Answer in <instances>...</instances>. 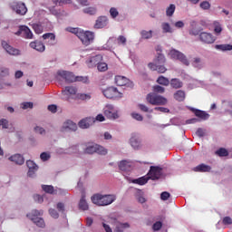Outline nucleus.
<instances>
[{
    "label": "nucleus",
    "instance_id": "7",
    "mask_svg": "<svg viewBox=\"0 0 232 232\" xmlns=\"http://www.w3.org/2000/svg\"><path fill=\"white\" fill-rule=\"evenodd\" d=\"M11 8L18 15H26V13L28 12V8H26V5H24V3L23 2L11 3Z\"/></svg>",
    "mask_w": 232,
    "mask_h": 232
},
{
    "label": "nucleus",
    "instance_id": "23",
    "mask_svg": "<svg viewBox=\"0 0 232 232\" xmlns=\"http://www.w3.org/2000/svg\"><path fill=\"white\" fill-rule=\"evenodd\" d=\"M43 210L33 209L30 213L26 214V217L29 220H33V218H39V217H43Z\"/></svg>",
    "mask_w": 232,
    "mask_h": 232
},
{
    "label": "nucleus",
    "instance_id": "25",
    "mask_svg": "<svg viewBox=\"0 0 232 232\" xmlns=\"http://www.w3.org/2000/svg\"><path fill=\"white\" fill-rule=\"evenodd\" d=\"M63 129L64 130H70L71 131H77V123H75L72 121H67L63 124Z\"/></svg>",
    "mask_w": 232,
    "mask_h": 232
},
{
    "label": "nucleus",
    "instance_id": "18",
    "mask_svg": "<svg viewBox=\"0 0 232 232\" xmlns=\"http://www.w3.org/2000/svg\"><path fill=\"white\" fill-rule=\"evenodd\" d=\"M43 39H44L45 41L48 40L46 42V44L48 46H54V44H57V41H55V34L53 33H46L43 34Z\"/></svg>",
    "mask_w": 232,
    "mask_h": 232
},
{
    "label": "nucleus",
    "instance_id": "22",
    "mask_svg": "<svg viewBox=\"0 0 232 232\" xmlns=\"http://www.w3.org/2000/svg\"><path fill=\"white\" fill-rule=\"evenodd\" d=\"M11 162H15V164H19L20 166L24 164V158L21 156V154H14L9 158Z\"/></svg>",
    "mask_w": 232,
    "mask_h": 232
},
{
    "label": "nucleus",
    "instance_id": "15",
    "mask_svg": "<svg viewBox=\"0 0 232 232\" xmlns=\"http://www.w3.org/2000/svg\"><path fill=\"white\" fill-rule=\"evenodd\" d=\"M93 123H95V119L89 117L80 121L78 126L79 128H82V130H86L90 128V126L93 125Z\"/></svg>",
    "mask_w": 232,
    "mask_h": 232
},
{
    "label": "nucleus",
    "instance_id": "29",
    "mask_svg": "<svg viewBox=\"0 0 232 232\" xmlns=\"http://www.w3.org/2000/svg\"><path fill=\"white\" fill-rule=\"evenodd\" d=\"M194 113H195L196 117H198V119H202L203 121H207V119H209V114H208L204 111L195 110Z\"/></svg>",
    "mask_w": 232,
    "mask_h": 232
},
{
    "label": "nucleus",
    "instance_id": "61",
    "mask_svg": "<svg viewBox=\"0 0 232 232\" xmlns=\"http://www.w3.org/2000/svg\"><path fill=\"white\" fill-rule=\"evenodd\" d=\"M131 117L134 118L135 121H142L144 120V118L142 117V115H140V113L132 112V113H131Z\"/></svg>",
    "mask_w": 232,
    "mask_h": 232
},
{
    "label": "nucleus",
    "instance_id": "53",
    "mask_svg": "<svg viewBox=\"0 0 232 232\" xmlns=\"http://www.w3.org/2000/svg\"><path fill=\"white\" fill-rule=\"evenodd\" d=\"M202 61L200 60V58H194V61L192 63V65L195 68H201L202 67Z\"/></svg>",
    "mask_w": 232,
    "mask_h": 232
},
{
    "label": "nucleus",
    "instance_id": "49",
    "mask_svg": "<svg viewBox=\"0 0 232 232\" xmlns=\"http://www.w3.org/2000/svg\"><path fill=\"white\" fill-rule=\"evenodd\" d=\"M26 166L29 169H37V164H35V162H34L33 160H29L26 161Z\"/></svg>",
    "mask_w": 232,
    "mask_h": 232
},
{
    "label": "nucleus",
    "instance_id": "14",
    "mask_svg": "<svg viewBox=\"0 0 232 232\" xmlns=\"http://www.w3.org/2000/svg\"><path fill=\"white\" fill-rule=\"evenodd\" d=\"M101 62H102V55L98 54L89 58V60L86 61V64L89 68H93L98 66Z\"/></svg>",
    "mask_w": 232,
    "mask_h": 232
},
{
    "label": "nucleus",
    "instance_id": "3",
    "mask_svg": "<svg viewBox=\"0 0 232 232\" xmlns=\"http://www.w3.org/2000/svg\"><path fill=\"white\" fill-rule=\"evenodd\" d=\"M57 75L65 80V82H88V77L75 76L68 71H58Z\"/></svg>",
    "mask_w": 232,
    "mask_h": 232
},
{
    "label": "nucleus",
    "instance_id": "4",
    "mask_svg": "<svg viewBox=\"0 0 232 232\" xmlns=\"http://www.w3.org/2000/svg\"><path fill=\"white\" fill-rule=\"evenodd\" d=\"M146 101L152 106H166L168 104V99L166 97L155 92L147 94Z\"/></svg>",
    "mask_w": 232,
    "mask_h": 232
},
{
    "label": "nucleus",
    "instance_id": "57",
    "mask_svg": "<svg viewBox=\"0 0 232 232\" xmlns=\"http://www.w3.org/2000/svg\"><path fill=\"white\" fill-rule=\"evenodd\" d=\"M49 215H51L53 218H59V212H57V210H55L54 208L49 209Z\"/></svg>",
    "mask_w": 232,
    "mask_h": 232
},
{
    "label": "nucleus",
    "instance_id": "40",
    "mask_svg": "<svg viewBox=\"0 0 232 232\" xmlns=\"http://www.w3.org/2000/svg\"><path fill=\"white\" fill-rule=\"evenodd\" d=\"M214 32L216 35H220L222 34V25L218 22H214Z\"/></svg>",
    "mask_w": 232,
    "mask_h": 232
},
{
    "label": "nucleus",
    "instance_id": "13",
    "mask_svg": "<svg viewBox=\"0 0 232 232\" xmlns=\"http://www.w3.org/2000/svg\"><path fill=\"white\" fill-rule=\"evenodd\" d=\"M2 47L6 52V53H9V55H21V51L19 49L14 48V46L10 45L8 42L3 40L1 42Z\"/></svg>",
    "mask_w": 232,
    "mask_h": 232
},
{
    "label": "nucleus",
    "instance_id": "35",
    "mask_svg": "<svg viewBox=\"0 0 232 232\" xmlns=\"http://www.w3.org/2000/svg\"><path fill=\"white\" fill-rule=\"evenodd\" d=\"M140 36H141V39H151V37H153V32L151 30L150 31L142 30L140 31Z\"/></svg>",
    "mask_w": 232,
    "mask_h": 232
},
{
    "label": "nucleus",
    "instance_id": "32",
    "mask_svg": "<svg viewBox=\"0 0 232 232\" xmlns=\"http://www.w3.org/2000/svg\"><path fill=\"white\" fill-rule=\"evenodd\" d=\"M63 95H75L77 93V88L73 86H67L65 90L63 91Z\"/></svg>",
    "mask_w": 232,
    "mask_h": 232
},
{
    "label": "nucleus",
    "instance_id": "58",
    "mask_svg": "<svg viewBox=\"0 0 232 232\" xmlns=\"http://www.w3.org/2000/svg\"><path fill=\"white\" fill-rule=\"evenodd\" d=\"M154 110L156 111H161V113H169V109L166 107H155Z\"/></svg>",
    "mask_w": 232,
    "mask_h": 232
},
{
    "label": "nucleus",
    "instance_id": "55",
    "mask_svg": "<svg viewBox=\"0 0 232 232\" xmlns=\"http://www.w3.org/2000/svg\"><path fill=\"white\" fill-rule=\"evenodd\" d=\"M34 200L35 202H38V204H43V202H44V198H43V196H41L39 194H35L34 196Z\"/></svg>",
    "mask_w": 232,
    "mask_h": 232
},
{
    "label": "nucleus",
    "instance_id": "21",
    "mask_svg": "<svg viewBox=\"0 0 232 232\" xmlns=\"http://www.w3.org/2000/svg\"><path fill=\"white\" fill-rule=\"evenodd\" d=\"M194 171H198L200 173H209V171H211V166L202 163L195 167Z\"/></svg>",
    "mask_w": 232,
    "mask_h": 232
},
{
    "label": "nucleus",
    "instance_id": "20",
    "mask_svg": "<svg viewBox=\"0 0 232 232\" xmlns=\"http://www.w3.org/2000/svg\"><path fill=\"white\" fill-rule=\"evenodd\" d=\"M21 30L22 37H24V39H34V33H32L29 26L21 25Z\"/></svg>",
    "mask_w": 232,
    "mask_h": 232
},
{
    "label": "nucleus",
    "instance_id": "64",
    "mask_svg": "<svg viewBox=\"0 0 232 232\" xmlns=\"http://www.w3.org/2000/svg\"><path fill=\"white\" fill-rule=\"evenodd\" d=\"M118 44H126V37L120 35L117 39Z\"/></svg>",
    "mask_w": 232,
    "mask_h": 232
},
{
    "label": "nucleus",
    "instance_id": "27",
    "mask_svg": "<svg viewBox=\"0 0 232 232\" xmlns=\"http://www.w3.org/2000/svg\"><path fill=\"white\" fill-rule=\"evenodd\" d=\"M148 180H150V179L147 174V176H143L141 178L134 179L133 184H139V186H144V184H148Z\"/></svg>",
    "mask_w": 232,
    "mask_h": 232
},
{
    "label": "nucleus",
    "instance_id": "47",
    "mask_svg": "<svg viewBox=\"0 0 232 232\" xmlns=\"http://www.w3.org/2000/svg\"><path fill=\"white\" fill-rule=\"evenodd\" d=\"M53 3L61 6V5H72V0H53Z\"/></svg>",
    "mask_w": 232,
    "mask_h": 232
},
{
    "label": "nucleus",
    "instance_id": "39",
    "mask_svg": "<svg viewBox=\"0 0 232 232\" xmlns=\"http://www.w3.org/2000/svg\"><path fill=\"white\" fill-rule=\"evenodd\" d=\"M162 30L164 34H172L173 29L171 28V25H169L168 23H163L161 24Z\"/></svg>",
    "mask_w": 232,
    "mask_h": 232
},
{
    "label": "nucleus",
    "instance_id": "52",
    "mask_svg": "<svg viewBox=\"0 0 232 232\" xmlns=\"http://www.w3.org/2000/svg\"><path fill=\"white\" fill-rule=\"evenodd\" d=\"M153 231H160L162 229V222L157 221L156 223L153 224L152 226Z\"/></svg>",
    "mask_w": 232,
    "mask_h": 232
},
{
    "label": "nucleus",
    "instance_id": "38",
    "mask_svg": "<svg viewBox=\"0 0 232 232\" xmlns=\"http://www.w3.org/2000/svg\"><path fill=\"white\" fill-rule=\"evenodd\" d=\"M130 145L132 148H134V150H138V148L140 147V141L137 138L131 137L130 138Z\"/></svg>",
    "mask_w": 232,
    "mask_h": 232
},
{
    "label": "nucleus",
    "instance_id": "1",
    "mask_svg": "<svg viewBox=\"0 0 232 232\" xmlns=\"http://www.w3.org/2000/svg\"><path fill=\"white\" fill-rule=\"evenodd\" d=\"M157 52H162L161 49H157ZM158 53L157 59L154 61V63H150L148 64V67L151 72H158V73H166L168 72V69L164 64H166V57L164 54Z\"/></svg>",
    "mask_w": 232,
    "mask_h": 232
},
{
    "label": "nucleus",
    "instance_id": "28",
    "mask_svg": "<svg viewBox=\"0 0 232 232\" xmlns=\"http://www.w3.org/2000/svg\"><path fill=\"white\" fill-rule=\"evenodd\" d=\"M216 50H220L221 52H231L232 45L229 44H216L215 45Z\"/></svg>",
    "mask_w": 232,
    "mask_h": 232
},
{
    "label": "nucleus",
    "instance_id": "37",
    "mask_svg": "<svg viewBox=\"0 0 232 232\" xmlns=\"http://www.w3.org/2000/svg\"><path fill=\"white\" fill-rule=\"evenodd\" d=\"M42 189L49 195H53L54 188L52 185H42Z\"/></svg>",
    "mask_w": 232,
    "mask_h": 232
},
{
    "label": "nucleus",
    "instance_id": "42",
    "mask_svg": "<svg viewBox=\"0 0 232 232\" xmlns=\"http://www.w3.org/2000/svg\"><path fill=\"white\" fill-rule=\"evenodd\" d=\"M83 14H88L89 15H95L97 14V8L86 7L83 9Z\"/></svg>",
    "mask_w": 232,
    "mask_h": 232
},
{
    "label": "nucleus",
    "instance_id": "11",
    "mask_svg": "<svg viewBox=\"0 0 232 232\" xmlns=\"http://www.w3.org/2000/svg\"><path fill=\"white\" fill-rule=\"evenodd\" d=\"M147 175L150 180H159L162 177V168L151 166Z\"/></svg>",
    "mask_w": 232,
    "mask_h": 232
},
{
    "label": "nucleus",
    "instance_id": "41",
    "mask_svg": "<svg viewBox=\"0 0 232 232\" xmlns=\"http://www.w3.org/2000/svg\"><path fill=\"white\" fill-rule=\"evenodd\" d=\"M216 155L218 157H227L229 155V152L225 148H220L216 151Z\"/></svg>",
    "mask_w": 232,
    "mask_h": 232
},
{
    "label": "nucleus",
    "instance_id": "17",
    "mask_svg": "<svg viewBox=\"0 0 232 232\" xmlns=\"http://www.w3.org/2000/svg\"><path fill=\"white\" fill-rule=\"evenodd\" d=\"M115 84H117V86H133V83H131L130 80L124 76H116Z\"/></svg>",
    "mask_w": 232,
    "mask_h": 232
},
{
    "label": "nucleus",
    "instance_id": "50",
    "mask_svg": "<svg viewBox=\"0 0 232 232\" xmlns=\"http://www.w3.org/2000/svg\"><path fill=\"white\" fill-rule=\"evenodd\" d=\"M199 6L202 10H209L211 8V4L208 1H203L200 3Z\"/></svg>",
    "mask_w": 232,
    "mask_h": 232
},
{
    "label": "nucleus",
    "instance_id": "46",
    "mask_svg": "<svg viewBox=\"0 0 232 232\" xmlns=\"http://www.w3.org/2000/svg\"><path fill=\"white\" fill-rule=\"evenodd\" d=\"M99 72H106L108 70V63L100 62L97 64Z\"/></svg>",
    "mask_w": 232,
    "mask_h": 232
},
{
    "label": "nucleus",
    "instance_id": "33",
    "mask_svg": "<svg viewBox=\"0 0 232 232\" xmlns=\"http://www.w3.org/2000/svg\"><path fill=\"white\" fill-rule=\"evenodd\" d=\"M130 168H131V166L130 165V162H128V160H121L119 164V169L121 171H128Z\"/></svg>",
    "mask_w": 232,
    "mask_h": 232
},
{
    "label": "nucleus",
    "instance_id": "54",
    "mask_svg": "<svg viewBox=\"0 0 232 232\" xmlns=\"http://www.w3.org/2000/svg\"><path fill=\"white\" fill-rule=\"evenodd\" d=\"M110 14H111V16L112 17V19H115L116 17L119 16V11H117V8H115V7H111L110 9Z\"/></svg>",
    "mask_w": 232,
    "mask_h": 232
},
{
    "label": "nucleus",
    "instance_id": "10",
    "mask_svg": "<svg viewBox=\"0 0 232 232\" xmlns=\"http://www.w3.org/2000/svg\"><path fill=\"white\" fill-rule=\"evenodd\" d=\"M103 114L105 115V117H107V119H111V120L119 119V114L117 112V110H115V107H113L112 104H107L103 108Z\"/></svg>",
    "mask_w": 232,
    "mask_h": 232
},
{
    "label": "nucleus",
    "instance_id": "36",
    "mask_svg": "<svg viewBox=\"0 0 232 232\" xmlns=\"http://www.w3.org/2000/svg\"><path fill=\"white\" fill-rule=\"evenodd\" d=\"M176 6L173 4H170L169 6L166 10V15L168 17H172L175 14Z\"/></svg>",
    "mask_w": 232,
    "mask_h": 232
},
{
    "label": "nucleus",
    "instance_id": "6",
    "mask_svg": "<svg viewBox=\"0 0 232 232\" xmlns=\"http://www.w3.org/2000/svg\"><path fill=\"white\" fill-rule=\"evenodd\" d=\"M169 55L171 59H175L176 61H180L182 64H184L185 66H188L189 64V60H188V57L185 56L184 53H182L179 51L172 49L169 51Z\"/></svg>",
    "mask_w": 232,
    "mask_h": 232
},
{
    "label": "nucleus",
    "instance_id": "5",
    "mask_svg": "<svg viewBox=\"0 0 232 232\" xmlns=\"http://www.w3.org/2000/svg\"><path fill=\"white\" fill-rule=\"evenodd\" d=\"M84 153H87L88 155H93V153H98V155H106L108 153V150L101 145L92 144L86 147Z\"/></svg>",
    "mask_w": 232,
    "mask_h": 232
},
{
    "label": "nucleus",
    "instance_id": "31",
    "mask_svg": "<svg viewBox=\"0 0 232 232\" xmlns=\"http://www.w3.org/2000/svg\"><path fill=\"white\" fill-rule=\"evenodd\" d=\"M32 222H34V224H35L37 227H46V223L44 222V219L43 218H33Z\"/></svg>",
    "mask_w": 232,
    "mask_h": 232
},
{
    "label": "nucleus",
    "instance_id": "48",
    "mask_svg": "<svg viewBox=\"0 0 232 232\" xmlns=\"http://www.w3.org/2000/svg\"><path fill=\"white\" fill-rule=\"evenodd\" d=\"M77 97L80 101H90L92 99V96L86 93H79Z\"/></svg>",
    "mask_w": 232,
    "mask_h": 232
},
{
    "label": "nucleus",
    "instance_id": "2",
    "mask_svg": "<svg viewBox=\"0 0 232 232\" xmlns=\"http://www.w3.org/2000/svg\"><path fill=\"white\" fill-rule=\"evenodd\" d=\"M91 200L96 206H110V204H113L117 200V197L115 195L94 194Z\"/></svg>",
    "mask_w": 232,
    "mask_h": 232
},
{
    "label": "nucleus",
    "instance_id": "34",
    "mask_svg": "<svg viewBox=\"0 0 232 232\" xmlns=\"http://www.w3.org/2000/svg\"><path fill=\"white\" fill-rule=\"evenodd\" d=\"M157 82L160 84V86H169V80L164 76L158 77Z\"/></svg>",
    "mask_w": 232,
    "mask_h": 232
},
{
    "label": "nucleus",
    "instance_id": "44",
    "mask_svg": "<svg viewBox=\"0 0 232 232\" xmlns=\"http://www.w3.org/2000/svg\"><path fill=\"white\" fill-rule=\"evenodd\" d=\"M10 73V71L6 67L0 68V79H3V77H8Z\"/></svg>",
    "mask_w": 232,
    "mask_h": 232
},
{
    "label": "nucleus",
    "instance_id": "51",
    "mask_svg": "<svg viewBox=\"0 0 232 232\" xmlns=\"http://www.w3.org/2000/svg\"><path fill=\"white\" fill-rule=\"evenodd\" d=\"M66 31L70 32L71 34H74L75 35H77V37H79V34L82 33L79 31V28L74 27H67Z\"/></svg>",
    "mask_w": 232,
    "mask_h": 232
},
{
    "label": "nucleus",
    "instance_id": "56",
    "mask_svg": "<svg viewBox=\"0 0 232 232\" xmlns=\"http://www.w3.org/2000/svg\"><path fill=\"white\" fill-rule=\"evenodd\" d=\"M56 209H57L60 213H64V211H65L64 203H63V202L57 203V205H56Z\"/></svg>",
    "mask_w": 232,
    "mask_h": 232
},
{
    "label": "nucleus",
    "instance_id": "9",
    "mask_svg": "<svg viewBox=\"0 0 232 232\" xmlns=\"http://www.w3.org/2000/svg\"><path fill=\"white\" fill-rule=\"evenodd\" d=\"M103 95L107 99H121L122 98V93L119 92L117 88L109 87L103 91Z\"/></svg>",
    "mask_w": 232,
    "mask_h": 232
},
{
    "label": "nucleus",
    "instance_id": "19",
    "mask_svg": "<svg viewBox=\"0 0 232 232\" xmlns=\"http://www.w3.org/2000/svg\"><path fill=\"white\" fill-rule=\"evenodd\" d=\"M29 46L33 48V50H36V52H44V50H46L44 44L39 41L31 42Z\"/></svg>",
    "mask_w": 232,
    "mask_h": 232
},
{
    "label": "nucleus",
    "instance_id": "62",
    "mask_svg": "<svg viewBox=\"0 0 232 232\" xmlns=\"http://www.w3.org/2000/svg\"><path fill=\"white\" fill-rule=\"evenodd\" d=\"M169 197H171V195L169 194V192H162L160 194V198L161 200H168V198H169Z\"/></svg>",
    "mask_w": 232,
    "mask_h": 232
},
{
    "label": "nucleus",
    "instance_id": "59",
    "mask_svg": "<svg viewBox=\"0 0 232 232\" xmlns=\"http://www.w3.org/2000/svg\"><path fill=\"white\" fill-rule=\"evenodd\" d=\"M222 223L224 224V226H231L232 218L229 217H225L222 220Z\"/></svg>",
    "mask_w": 232,
    "mask_h": 232
},
{
    "label": "nucleus",
    "instance_id": "63",
    "mask_svg": "<svg viewBox=\"0 0 232 232\" xmlns=\"http://www.w3.org/2000/svg\"><path fill=\"white\" fill-rule=\"evenodd\" d=\"M0 126H2V128L6 130L8 128V121H7V120L6 119L0 120Z\"/></svg>",
    "mask_w": 232,
    "mask_h": 232
},
{
    "label": "nucleus",
    "instance_id": "24",
    "mask_svg": "<svg viewBox=\"0 0 232 232\" xmlns=\"http://www.w3.org/2000/svg\"><path fill=\"white\" fill-rule=\"evenodd\" d=\"M89 208L88 202H86V196L82 194L79 202V208L82 209V211H88Z\"/></svg>",
    "mask_w": 232,
    "mask_h": 232
},
{
    "label": "nucleus",
    "instance_id": "45",
    "mask_svg": "<svg viewBox=\"0 0 232 232\" xmlns=\"http://www.w3.org/2000/svg\"><path fill=\"white\" fill-rule=\"evenodd\" d=\"M32 27L33 30H34V32L38 34H41L44 30L43 25L41 24H33Z\"/></svg>",
    "mask_w": 232,
    "mask_h": 232
},
{
    "label": "nucleus",
    "instance_id": "12",
    "mask_svg": "<svg viewBox=\"0 0 232 232\" xmlns=\"http://www.w3.org/2000/svg\"><path fill=\"white\" fill-rule=\"evenodd\" d=\"M199 41L204 44H213L217 38L211 33L201 32L199 34Z\"/></svg>",
    "mask_w": 232,
    "mask_h": 232
},
{
    "label": "nucleus",
    "instance_id": "60",
    "mask_svg": "<svg viewBox=\"0 0 232 232\" xmlns=\"http://www.w3.org/2000/svg\"><path fill=\"white\" fill-rule=\"evenodd\" d=\"M40 159H41L44 162H46V160H50V154H48L47 152H43V153L40 155Z\"/></svg>",
    "mask_w": 232,
    "mask_h": 232
},
{
    "label": "nucleus",
    "instance_id": "8",
    "mask_svg": "<svg viewBox=\"0 0 232 232\" xmlns=\"http://www.w3.org/2000/svg\"><path fill=\"white\" fill-rule=\"evenodd\" d=\"M78 38L84 44V46H90V44L93 42L94 35L93 33L90 31L82 32L78 34Z\"/></svg>",
    "mask_w": 232,
    "mask_h": 232
},
{
    "label": "nucleus",
    "instance_id": "30",
    "mask_svg": "<svg viewBox=\"0 0 232 232\" xmlns=\"http://www.w3.org/2000/svg\"><path fill=\"white\" fill-rule=\"evenodd\" d=\"M170 86L171 88H174V90H179V88H182L183 83L180 80L173 78L170 80Z\"/></svg>",
    "mask_w": 232,
    "mask_h": 232
},
{
    "label": "nucleus",
    "instance_id": "16",
    "mask_svg": "<svg viewBox=\"0 0 232 232\" xmlns=\"http://www.w3.org/2000/svg\"><path fill=\"white\" fill-rule=\"evenodd\" d=\"M108 16H99L95 22L94 28L97 30L108 26Z\"/></svg>",
    "mask_w": 232,
    "mask_h": 232
},
{
    "label": "nucleus",
    "instance_id": "26",
    "mask_svg": "<svg viewBox=\"0 0 232 232\" xmlns=\"http://www.w3.org/2000/svg\"><path fill=\"white\" fill-rule=\"evenodd\" d=\"M174 99L179 102H182L186 99V92L182 90H179L174 93Z\"/></svg>",
    "mask_w": 232,
    "mask_h": 232
},
{
    "label": "nucleus",
    "instance_id": "43",
    "mask_svg": "<svg viewBox=\"0 0 232 232\" xmlns=\"http://www.w3.org/2000/svg\"><path fill=\"white\" fill-rule=\"evenodd\" d=\"M153 93H164L166 92V89L160 85H154L152 87Z\"/></svg>",
    "mask_w": 232,
    "mask_h": 232
}]
</instances>
